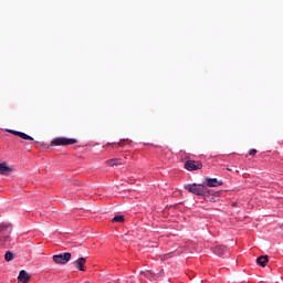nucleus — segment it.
Returning a JSON list of instances; mask_svg holds the SVG:
<instances>
[{"label":"nucleus","instance_id":"1","mask_svg":"<svg viewBox=\"0 0 283 283\" xmlns=\"http://www.w3.org/2000/svg\"><path fill=\"white\" fill-rule=\"evenodd\" d=\"M184 189L186 191H189V193H193L195 196H203V198H207L211 191L207 186L205 185H198V184H188L184 186Z\"/></svg>","mask_w":283,"mask_h":283},{"label":"nucleus","instance_id":"2","mask_svg":"<svg viewBox=\"0 0 283 283\" xmlns=\"http://www.w3.org/2000/svg\"><path fill=\"white\" fill-rule=\"evenodd\" d=\"M78 143L77 139L66 138V137H56L51 142L52 147H66L67 145H76Z\"/></svg>","mask_w":283,"mask_h":283},{"label":"nucleus","instance_id":"3","mask_svg":"<svg viewBox=\"0 0 283 283\" xmlns=\"http://www.w3.org/2000/svg\"><path fill=\"white\" fill-rule=\"evenodd\" d=\"M70 260H72V253L70 252L53 255V262H55V264H67Z\"/></svg>","mask_w":283,"mask_h":283},{"label":"nucleus","instance_id":"4","mask_svg":"<svg viewBox=\"0 0 283 283\" xmlns=\"http://www.w3.org/2000/svg\"><path fill=\"white\" fill-rule=\"evenodd\" d=\"M202 168V161L200 160H187L185 163V169L187 171H198V169Z\"/></svg>","mask_w":283,"mask_h":283},{"label":"nucleus","instance_id":"5","mask_svg":"<svg viewBox=\"0 0 283 283\" xmlns=\"http://www.w3.org/2000/svg\"><path fill=\"white\" fill-rule=\"evenodd\" d=\"M9 134H13V136H19V138H22V140H34V138L25 133H21L19 130H8Z\"/></svg>","mask_w":283,"mask_h":283},{"label":"nucleus","instance_id":"6","mask_svg":"<svg viewBox=\"0 0 283 283\" xmlns=\"http://www.w3.org/2000/svg\"><path fill=\"white\" fill-rule=\"evenodd\" d=\"M87 262V259L85 258H80L73 262V265L77 271H85V263Z\"/></svg>","mask_w":283,"mask_h":283},{"label":"nucleus","instance_id":"7","mask_svg":"<svg viewBox=\"0 0 283 283\" xmlns=\"http://www.w3.org/2000/svg\"><path fill=\"white\" fill-rule=\"evenodd\" d=\"M207 187H222V181H218L216 178H206Z\"/></svg>","mask_w":283,"mask_h":283},{"label":"nucleus","instance_id":"8","mask_svg":"<svg viewBox=\"0 0 283 283\" xmlns=\"http://www.w3.org/2000/svg\"><path fill=\"white\" fill-rule=\"evenodd\" d=\"M19 282L28 283L30 282V275L24 270H21L18 276Z\"/></svg>","mask_w":283,"mask_h":283},{"label":"nucleus","instance_id":"9","mask_svg":"<svg viewBox=\"0 0 283 283\" xmlns=\"http://www.w3.org/2000/svg\"><path fill=\"white\" fill-rule=\"evenodd\" d=\"M212 251L214 253V255H222L223 253H226L227 251V247L224 245H216L214 248H212Z\"/></svg>","mask_w":283,"mask_h":283},{"label":"nucleus","instance_id":"10","mask_svg":"<svg viewBox=\"0 0 283 283\" xmlns=\"http://www.w3.org/2000/svg\"><path fill=\"white\" fill-rule=\"evenodd\" d=\"M11 171H12V168L8 167L6 163L0 164V174L2 176H8V174H10Z\"/></svg>","mask_w":283,"mask_h":283},{"label":"nucleus","instance_id":"11","mask_svg":"<svg viewBox=\"0 0 283 283\" xmlns=\"http://www.w3.org/2000/svg\"><path fill=\"white\" fill-rule=\"evenodd\" d=\"M256 264H259V266H266V264H269V256L268 255H262V256H259L256 259Z\"/></svg>","mask_w":283,"mask_h":283},{"label":"nucleus","instance_id":"12","mask_svg":"<svg viewBox=\"0 0 283 283\" xmlns=\"http://www.w3.org/2000/svg\"><path fill=\"white\" fill-rule=\"evenodd\" d=\"M106 165H108L109 167H116L118 165H123V160L122 159H118V158H115V159H108L106 161Z\"/></svg>","mask_w":283,"mask_h":283},{"label":"nucleus","instance_id":"13","mask_svg":"<svg viewBox=\"0 0 283 283\" xmlns=\"http://www.w3.org/2000/svg\"><path fill=\"white\" fill-rule=\"evenodd\" d=\"M142 275H144V277H147L148 280H154L155 274L151 271H146V272H140Z\"/></svg>","mask_w":283,"mask_h":283},{"label":"nucleus","instance_id":"14","mask_svg":"<svg viewBox=\"0 0 283 283\" xmlns=\"http://www.w3.org/2000/svg\"><path fill=\"white\" fill-rule=\"evenodd\" d=\"M4 260L7 262H12V260H14V254H12V252H10V251H7L4 254Z\"/></svg>","mask_w":283,"mask_h":283},{"label":"nucleus","instance_id":"15","mask_svg":"<svg viewBox=\"0 0 283 283\" xmlns=\"http://www.w3.org/2000/svg\"><path fill=\"white\" fill-rule=\"evenodd\" d=\"M112 222H125V217L116 216L112 219Z\"/></svg>","mask_w":283,"mask_h":283},{"label":"nucleus","instance_id":"16","mask_svg":"<svg viewBox=\"0 0 283 283\" xmlns=\"http://www.w3.org/2000/svg\"><path fill=\"white\" fill-rule=\"evenodd\" d=\"M9 227H10V224H8V223H0V233H1V231L8 230Z\"/></svg>","mask_w":283,"mask_h":283},{"label":"nucleus","instance_id":"17","mask_svg":"<svg viewBox=\"0 0 283 283\" xmlns=\"http://www.w3.org/2000/svg\"><path fill=\"white\" fill-rule=\"evenodd\" d=\"M255 154H258V150L256 149H251L249 151V156H255Z\"/></svg>","mask_w":283,"mask_h":283},{"label":"nucleus","instance_id":"18","mask_svg":"<svg viewBox=\"0 0 283 283\" xmlns=\"http://www.w3.org/2000/svg\"><path fill=\"white\" fill-rule=\"evenodd\" d=\"M118 145H119V147H123V142H120Z\"/></svg>","mask_w":283,"mask_h":283},{"label":"nucleus","instance_id":"19","mask_svg":"<svg viewBox=\"0 0 283 283\" xmlns=\"http://www.w3.org/2000/svg\"><path fill=\"white\" fill-rule=\"evenodd\" d=\"M228 169V171H231V169L230 168H227Z\"/></svg>","mask_w":283,"mask_h":283},{"label":"nucleus","instance_id":"20","mask_svg":"<svg viewBox=\"0 0 283 283\" xmlns=\"http://www.w3.org/2000/svg\"><path fill=\"white\" fill-rule=\"evenodd\" d=\"M232 207H235V203H232Z\"/></svg>","mask_w":283,"mask_h":283}]
</instances>
